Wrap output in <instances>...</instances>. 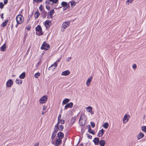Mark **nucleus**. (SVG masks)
Returning <instances> with one entry per match:
<instances>
[{
	"label": "nucleus",
	"mask_w": 146,
	"mask_h": 146,
	"mask_svg": "<svg viewBox=\"0 0 146 146\" xmlns=\"http://www.w3.org/2000/svg\"><path fill=\"white\" fill-rule=\"evenodd\" d=\"M36 31V34L38 36H40L42 35L44 33L42 32L41 27L40 25H38L35 28Z\"/></svg>",
	"instance_id": "obj_1"
},
{
	"label": "nucleus",
	"mask_w": 146,
	"mask_h": 146,
	"mask_svg": "<svg viewBox=\"0 0 146 146\" xmlns=\"http://www.w3.org/2000/svg\"><path fill=\"white\" fill-rule=\"evenodd\" d=\"M16 21L17 23V24H21L23 22L24 18L23 17V15L21 14L18 15L16 18Z\"/></svg>",
	"instance_id": "obj_2"
},
{
	"label": "nucleus",
	"mask_w": 146,
	"mask_h": 146,
	"mask_svg": "<svg viewBox=\"0 0 146 146\" xmlns=\"http://www.w3.org/2000/svg\"><path fill=\"white\" fill-rule=\"evenodd\" d=\"M50 48V46L49 44L46 43V42L44 41L42 44L41 46L40 47L41 50H44L45 51H46L49 49Z\"/></svg>",
	"instance_id": "obj_3"
},
{
	"label": "nucleus",
	"mask_w": 146,
	"mask_h": 146,
	"mask_svg": "<svg viewBox=\"0 0 146 146\" xmlns=\"http://www.w3.org/2000/svg\"><path fill=\"white\" fill-rule=\"evenodd\" d=\"M48 97L46 95H44L41 97L39 100V102L41 104L44 103L46 101Z\"/></svg>",
	"instance_id": "obj_4"
},
{
	"label": "nucleus",
	"mask_w": 146,
	"mask_h": 146,
	"mask_svg": "<svg viewBox=\"0 0 146 146\" xmlns=\"http://www.w3.org/2000/svg\"><path fill=\"white\" fill-rule=\"evenodd\" d=\"M61 114H59L58 116V122L57 123H61V124H63L65 123V120H62V119H61Z\"/></svg>",
	"instance_id": "obj_5"
},
{
	"label": "nucleus",
	"mask_w": 146,
	"mask_h": 146,
	"mask_svg": "<svg viewBox=\"0 0 146 146\" xmlns=\"http://www.w3.org/2000/svg\"><path fill=\"white\" fill-rule=\"evenodd\" d=\"M70 24V22L68 21L65 22L63 23L62 27L64 28V30L69 26Z\"/></svg>",
	"instance_id": "obj_6"
},
{
	"label": "nucleus",
	"mask_w": 146,
	"mask_h": 146,
	"mask_svg": "<svg viewBox=\"0 0 146 146\" xmlns=\"http://www.w3.org/2000/svg\"><path fill=\"white\" fill-rule=\"evenodd\" d=\"M73 104L72 102H70L67 104L65 106L64 110H66L68 108H71L73 106Z\"/></svg>",
	"instance_id": "obj_7"
},
{
	"label": "nucleus",
	"mask_w": 146,
	"mask_h": 146,
	"mask_svg": "<svg viewBox=\"0 0 146 146\" xmlns=\"http://www.w3.org/2000/svg\"><path fill=\"white\" fill-rule=\"evenodd\" d=\"M52 25L51 21L49 20H46V21L44 23V25L46 28L49 27Z\"/></svg>",
	"instance_id": "obj_8"
},
{
	"label": "nucleus",
	"mask_w": 146,
	"mask_h": 146,
	"mask_svg": "<svg viewBox=\"0 0 146 146\" xmlns=\"http://www.w3.org/2000/svg\"><path fill=\"white\" fill-rule=\"evenodd\" d=\"M130 117V116L128 114H125L123 117V122L124 123H126L128 121V119Z\"/></svg>",
	"instance_id": "obj_9"
},
{
	"label": "nucleus",
	"mask_w": 146,
	"mask_h": 146,
	"mask_svg": "<svg viewBox=\"0 0 146 146\" xmlns=\"http://www.w3.org/2000/svg\"><path fill=\"white\" fill-rule=\"evenodd\" d=\"M64 136V134L63 132L60 131L58 132L57 134V137L58 138L62 139L63 138Z\"/></svg>",
	"instance_id": "obj_10"
},
{
	"label": "nucleus",
	"mask_w": 146,
	"mask_h": 146,
	"mask_svg": "<svg viewBox=\"0 0 146 146\" xmlns=\"http://www.w3.org/2000/svg\"><path fill=\"white\" fill-rule=\"evenodd\" d=\"M82 120H83V119H82V117L81 116L80 117V118L79 119V125L81 126H83L84 125H85V124L86 123V120H84V123L83 122Z\"/></svg>",
	"instance_id": "obj_11"
},
{
	"label": "nucleus",
	"mask_w": 146,
	"mask_h": 146,
	"mask_svg": "<svg viewBox=\"0 0 146 146\" xmlns=\"http://www.w3.org/2000/svg\"><path fill=\"white\" fill-rule=\"evenodd\" d=\"M59 123H57L55 126V127L54 129L53 132H54L55 133H57V132L58 131V130H59Z\"/></svg>",
	"instance_id": "obj_12"
},
{
	"label": "nucleus",
	"mask_w": 146,
	"mask_h": 146,
	"mask_svg": "<svg viewBox=\"0 0 146 146\" xmlns=\"http://www.w3.org/2000/svg\"><path fill=\"white\" fill-rule=\"evenodd\" d=\"M87 127L88 128V132L92 134L93 135H94L95 134V132L93 130H92L91 127L90 125H88Z\"/></svg>",
	"instance_id": "obj_13"
},
{
	"label": "nucleus",
	"mask_w": 146,
	"mask_h": 146,
	"mask_svg": "<svg viewBox=\"0 0 146 146\" xmlns=\"http://www.w3.org/2000/svg\"><path fill=\"white\" fill-rule=\"evenodd\" d=\"M105 131L103 129H102L99 131L98 133L97 134V136L99 137L102 136L104 133Z\"/></svg>",
	"instance_id": "obj_14"
},
{
	"label": "nucleus",
	"mask_w": 146,
	"mask_h": 146,
	"mask_svg": "<svg viewBox=\"0 0 146 146\" xmlns=\"http://www.w3.org/2000/svg\"><path fill=\"white\" fill-rule=\"evenodd\" d=\"M100 141V139L98 137H95L93 141L95 145H98Z\"/></svg>",
	"instance_id": "obj_15"
},
{
	"label": "nucleus",
	"mask_w": 146,
	"mask_h": 146,
	"mask_svg": "<svg viewBox=\"0 0 146 146\" xmlns=\"http://www.w3.org/2000/svg\"><path fill=\"white\" fill-rule=\"evenodd\" d=\"M92 78V76H91L87 79L86 82V84L87 86H89L90 85Z\"/></svg>",
	"instance_id": "obj_16"
},
{
	"label": "nucleus",
	"mask_w": 146,
	"mask_h": 146,
	"mask_svg": "<svg viewBox=\"0 0 146 146\" xmlns=\"http://www.w3.org/2000/svg\"><path fill=\"white\" fill-rule=\"evenodd\" d=\"M54 13V9L51 10L50 12H48V15L47 18L48 17V16L49 15L51 18H52V15H53Z\"/></svg>",
	"instance_id": "obj_17"
},
{
	"label": "nucleus",
	"mask_w": 146,
	"mask_h": 146,
	"mask_svg": "<svg viewBox=\"0 0 146 146\" xmlns=\"http://www.w3.org/2000/svg\"><path fill=\"white\" fill-rule=\"evenodd\" d=\"M76 118L75 116L72 117V119L70 121V124L71 125V126H72L73 125L75 122L76 121Z\"/></svg>",
	"instance_id": "obj_18"
},
{
	"label": "nucleus",
	"mask_w": 146,
	"mask_h": 146,
	"mask_svg": "<svg viewBox=\"0 0 146 146\" xmlns=\"http://www.w3.org/2000/svg\"><path fill=\"white\" fill-rule=\"evenodd\" d=\"M70 73V72L69 70H66L63 71L62 73V75L64 76H66L69 74Z\"/></svg>",
	"instance_id": "obj_19"
},
{
	"label": "nucleus",
	"mask_w": 146,
	"mask_h": 146,
	"mask_svg": "<svg viewBox=\"0 0 146 146\" xmlns=\"http://www.w3.org/2000/svg\"><path fill=\"white\" fill-rule=\"evenodd\" d=\"M62 143V140L59 138H57L55 141V144L59 145Z\"/></svg>",
	"instance_id": "obj_20"
},
{
	"label": "nucleus",
	"mask_w": 146,
	"mask_h": 146,
	"mask_svg": "<svg viewBox=\"0 0 146 146\" xmlns=\"http://www.w3.org/2000/svg\"><path fill=\"white\" fill-rule=\"evenodd\" d=\"M144 136V134L142 132H140L137 135V139L139 140L143 138Z\"/></svg>",
	"instance_id": "obj_21"
},
{
	"label": "nucleus",
	"mask_w": 146,
	"mask_h": 146,
	"mask_svg": "<svg viewBox=\"0 0 146 146\" xmlns=\"http://www.w3.org/2000/svg\"><path fill=\"white\" fill-rule=\"evenodd\" d=\"M70 101V100L68 98H65L63 100L62 104H66Z\"/></svg>",
	"instance_id": "obj_22"
},
{
	"label": "nucleus",
	"mask_w": 146,
	"mask_h": 146,
	"mask_svg": "<svg viewBox=\"0 0 146 146\" xmlns=\"http://www.w3.org/2000/svg\"><path fill=\"white\" fill-rule=\"evenodd\" d=\"M61 5L62 7L70 6V5L68 3H67L65 1H62L61 3Z\"/></svg>",
	"instance_id": "obj_23"
},
{
	"label": "nucleus",
	"mask_w": 146,
	"mask_h": 146,
	"mask_svg": "<svg viewBox=\"0 0 146 146\" xmlns=\"http://www.w3.org/2000/svg\"><path fill=\"white\" fill-rule=\"evenodd\" d=\"M99 143L100 146H104L105 145L106 141L105 140L102 139L100 140Z\"/></svg>",
	"instance_id": "obj_24"
},
{
	"label": "nucleus",
	"mask_w": 146,
	"mask_h": 146,
	"mask_svg": "<svg viewBox=\"0 0 146 146\" xmlns=\"http://www.w3.org/2000/svg\"><path fill=\"white\" fill-rule=\"evenodd\" d=\"M26 73L25 72H23L19 76V78L21 79H23L25 77Z\"/></svg>",
	"instance_id": "obj_25"
},
{
	"label": "nucleus",
	"mask_w": 146,
	"mask_h": 146,
	"mask_svg": "<svg viewBox=\"0 0 146 146\" xmlns=\"http://www.w3.org/2000/svg\"><path fill=\"white\" fill-rule=\"evenodd\" d=\"M47 12L45 11H42V17L43 19L45 18L46 16Z\"/></svg>",
	"instance_id": "obj_26"
},
{
	"label": "nucleus",
	"mask_w": 146,
	"mask_h": 146,
	"mask_svg": "<svg viewBox=\"0 0 146 146\" xmlns=\"http://www.w3.org/2000/svg\"><path fill=\"white\" fill-rule=\"evenodd\" d=\"M40 13L38 11V10L37 9V11L35 13V18H38L40 15Z\"/></svg>",
	"instance_id": "obj_27"
},
{
	"label": "nucleus",
	"mask_w": 146,
	"mask_h": 146,
	"mask_svg": "<svg viewBox=\"0 0 146 146\" xmlns=\"http://www.w3.org/2000/svg\"><path fill=\"white\" fill-rule=\"evenodd\" d=\"M51 66H52V67L53 66L54 67L53 68H52V70H54L55 69V68H56L57 66V64L56 62H55L54 63V64L51 65Z\"/></svg>",
	"instance_id": "obj_28"
},
{
	"label": "nucleus",
	"mask_w": 146,
	"mask_h": 146,
	"mask_svg": "<svg viewBox=\"0 0 146 146\" xmlns=\"http://www.w3.org/2000/svg\"><path fill=\"white\" fill-rule=\"evenodd\" d=\"M108 123L107 122H105L104 123V124L103 125V127L105 129H107L108 127Z\"/></svg>",
	"instance_id": "obj_29"
},
{
	"label": "nucleus",
	"mask_w": 146,
	"mask_h": 146,
	"mask_svg": "<svg viewBox=\"0 0 146 146\" xmlns=\"http://www.w3.org/2000/svg\"><path fill=\"white\" fill-rule=\"evenodd\" d=\"M6 48V45L4 44L1 47V49L2 51L5 50Z\"/></svg>",
	"instance_id": "obj_30"
},
{
	"label": "nucleus",
	"mask_w": 146,
	"mask_h": 146,
	"mask_svg": "<svg viewBox=\"0 0 146 146\" xmlns=\"http://www.w3.org/2000/svg\"><path fill=\"white\" fill-rule=\"evenodd\" d=\"M17 84H21L22 83V81L21 80H19L18 79H17L15 81Z\"/></svg>",
	"instance_id": "obj_31"
},
{
	"label": "nucleus",
	"mask_w": 146,
	"mask_h": 146,
	"mask_svg": "<svg viewBox=\"0 0 146 146\" xmlns=\"http://www.w3.org/2000/svg\"><path fill=\"white\" fill-rule=\"evenodd\" d=\"M40 75V73L39 72H37L35 73L34 75V77L36 78H38Z\"/></svg>",
	"instance_id": "obj_32"
},
{
	"label": "nucleus",
	"mask_w": 146,
	"mask_h": 146,
	"mask_svg": "<svg viewBox=\"0 0 146 146\" xmlns=\"http://www.w3.org/2000/svg\"><path fill=\"white\" fill-rule=\"evenodd\" d=\"M25 36H24L23 41L25 42L26 41V39L28 36V33L26 32L25 33Z\"/></svg>",
	"instance_id": "obj_33"
},
{
	"label": "nucleus",
	"mask_w": 146,
	"mask_h": 146,
	"mask_svg": "<svg viewBox=\"0 0 146 146\" xmlns=\"http://www.w3.org/2000/svg\"><path fill=\"white\" fill-rule=\"evenodd\" d=\"M87 108V110H88V111L89 112H91L92 110V108L91 106H88Z\"/></svg>",
	"instance_id": "obj_34"
},
{
	"label": "nucleus",
	"mask_w": 146,
	"mask_h": 146,
	"mask_svg": "<svg viewBox=\"0 0 146 146\" xmlns=\"http://www.w3.org/2000/svg\"><path fill=\"white\" fill-rule=\"evenodd\" d=\"M56 134H57L56 133H55L54 132H53L52 134V135L51 136V139H53L54 138Z\"/></svg>",
	"instance_id": "obj_35"
},
{
	"label": "nucleus",
	"mask_w": 146,
	"mask_h": 146,
	"mask_svg": "<svg viewBox=\"0 0 146 146\" xmlns=\"http://www.w3.org/2000/svg\"><path fill=\"white\" fill-rule=\"evenodd\" d=\"M59 131H63L64 129V127L63 125H61L59 126Z\"/></svg>",
	"instance_id": "obj_36"
},
{
	"label": "nucleus",
	"mask_w": 146,
	"mask_h": 146,
	"mask_svg": "<svg viewBox=\"0 0 146 146\" xmlns=\"http://www.w3.org/2000/svg\"><path fill=\"white\" fill-rule=\"evenodd\" d=\"M141 129L143 131L146 132V126H143L141 127Z\"/></svg>",
	"instance_id": "obj_37"
},
{
	"label": "nucleus",
	"mask_w": 146,
	"mask_h": 146,
	"mask_svg": "<svg viewBox=\"0 0 146 146\" xmlns=\"http://www.w3.org/2000/svg\"><path fill=\"white\" fill-rule=\"evenodd\" d=\"M48 1L54 3H57L58 1V0H48Z\"/></svg>",
	"instance_id": "obj_38"
},
{
	"label": "nucleus",
	"mask_w": 146,
	"mask_h": 146,
	"mask_svg": "<svg viewBox=\"0 0 146 146\" xmlns=\"http://www.w3.org/2000/svg\"><path fill=\"white\" fill-rule=\"evenodd\" d=\"M76 4V3L75 1H72L70 5L72 7L74 6Z\"/></svg>",
	"instance_id": "obj_39"
},
{
	"label": "nucleus",
	"mask_w": 146,
	"mask_h": 146,
	"mask_svg": "<svg viewBox=\"0 0 146 146\" xmlns=\"http://www.w3.org/2000/svg\"><path fill=\"white\" fill-rule=\"evenodd\" d=\"M90 124L92 128H94L95 127V124L94 122L93 121L91 122H90Z\"/></svg>",
	"instance_id": "obj_40"
},
{
	"label": "nucleus",
	"mask_w": 146,
	"mask_h": 146,
	"mask_svg": "<svg viewBox=\"0 0 146 146\" xmlns=\"http://www.w3.org/2000/svg\"><path fill=\"white\" fill-rule=\"evenodd\" d=\"M42 63V62L41 61V60H40L39 61V62H38L37 64H36V67L37 68H38L39 66V64H41Z\"/></svg>",
	"instance_id": "obj_41"
},
{
	"label": "nucleus",
	"mask_w": 146,
	"mask_h": 146,
	"mask_svg": "<svg viewBox=\"0 0 146 146\" xmlns=\"http://www.w3.org/2000/svg\"><path fill=\"white\" fill-rule=\"evenodd\" d=\"M4 5L2 2H0V8L2 9Z\"/></svg>",
	"instance_id": "obj_42"
},
{
	"label": "nucleus",
	"mask_w": 146,
	"mask_h": 146,
	"mask_svg": "<svg viewBox=\"0 0 146 146\" xmlns=\"http://www.w3.org/2000/svg\"><path fill=\"white\" fill-rule=\"evenodd\" d=\"M43 0H33V1L34 2H36L37 3L41 2Z\"/></svg>",
	"instance_id": "obj_43"
},
{
	"label": "nucleus",
	"mask_w": 146,
	"mask_h": 146,
	"mask_svg": "<svg viewBox=\"0 0 146 146\" xmlns=\"http://www.w3.org/2000/svg\"><path fill=\"white\" fill-rule=\"evenodd\" d=\"M86 129V128L85 127H82L81 129V132L82 133H83L84 132V131H85V130Z\"/></svg>",
	"instance_id": "obj_44"
},
{
	"label": "nucleus",
	"mask_w": 146,
	"mask_h": 146,
	"mask_svg": "<svg viewBox=\"0 0 146 146\" xmlns=\"http://www.w3.org/2000/svg\"><path fill=\"white\" fill-rule=\"evenodd\" d=\"M43 9V7L42 5H41L39 7V9L40 11H42Z\"/></svg>",
	"instance_id": "obj_45"
},
{
	"label": "nucleus",
	"mask_w": 146,
	"mask_h": 146,
	"mask_svg": "<svg viewBox=\"0 0 146 146\" xmlns=\"http://www.w3.org/2000/svg\"><path fill=\"white\" fill-rule=\"evenodd\" d=\"M86 135L88 136L87 137L89 139H92V135L88 134L87 133H86Z\"/></svg>",
	"instance_id": "obj_46"
},
{
	"label": "nucleus",
	"mask_w": 146,
	"mask_h": 146,
	"mask_svg": "<svg viewBox=\"0 0 146 146\" xmlns=\"http://www.w3.org/2000/svg\"><path fill=\"white\" fill-rule=\"evenodd\" d=\"M13 80L10 79V87L13 84Z\"/></svg>",
	"instance_id": "obj_47"
},
{
	"label": "nucleus",
	"mask_w": 146,
	"mask_h": 146,
	"mask_svg": "<svg viewBox=\"0 0 146 146\" xmlns=\"http://www.w3.org/2000/svg\"><path fill=\"white\" fill-rule=\"evenodd\" d=\"M133 0H127V1L126 2V4H129V3H131Z\"/></svg>",
	"instance_id": "obj_48"
},
{
	"label": "nucleus",
	"mask_w": 146,
	"mask_h": 146,
	"mask_svg": "<svg viewBox=\"0 0 146 146\" xmlns=\"http://www.w3.org/2000/svg\"><path fill=\"white\" fill-rule=\"evenodd\" d=\"M7 22L5 21L2 24V26L3 27H5L7 24Z\"/></svg>",
	"instance_id": "obj_49"
},
{
	"label": "nucleus",
	"mask_w": 146,
	"mask_h": 146,
	"mask_svg": "<svg viewBox=\"0 0 146 146\" xmlns=\"http://www.w3.org/2000/svg\"><path fill=\"white\" fill-rule=\"evenodd\" d=\"M132 67L133 69H135L137 68V65L135 64H133Z\"/></svg>",
	"instance_id": "obj_50"
},
{
	"label": "nucleus",
	"mask_w": 146,
	"mask_h": 146,
	"mask_svg": "<svg viewBox=\"0 0 146 146\" xmlns=\"http://www.w3.org/2000/svg\"><path fill=\"white\" fill-rule=\"evenodd\" d=\"M46 9L48 10H50V7L48 5H46Z\"/></svg>",
	"instance_id": "obj_51"
},
{
	"label": "nucleus",
	"mask_w": 146,
	"mask_h": 146,
	"mask_svg": "<svg viewBox=\"0 0 146 146\" xmlns=\"http://www.w3.org/2000/svg\"><path fill=\"white\" fill-rule=\"evenodd\" d=\"M34 14V12L33 11L31 14H30L29 15V17H28V18H29V17H30V18Z\"/></svg>",
	"instance_id": "obj_52"
},
{
	"label": "nucleus",
	"mask_w": 146,
	"mask_h": 146,
	"mask_svg": "<svg viewBox=\"0 0 146 146\" xmlns=\"http://www.w3.org/2000/svg\"><path fill=\"white\" fill-rule=\"evenodd\" d=\"M69 6H66L65 7H63V11L65 10L66 9H67Z\"/></svg>",
	"instance_id": "obj_53"
},
{
	"label": "nucleus",
	"mask_w": 146,
	"mask_h": 146,
	"mask_svg": "<svg viewBox=\"0 0 146 146\" xmlns=\"http://www.w3.org/2000/svg\"><path fill=\"white\" fill-rule=\"evenodd\" d=\"M7 86V87H9V80H8L6 83Z\"/></svg>",
	"instance_id": "obj_54"
},
{
	"label": "nucleus",
	"mask_w": 146,
	"mask_h": 146,
	"mask_svg": "<svg viewBox=\"0 0 146 146\" xmlns=\"http://www.w3.org/2000/svg\"><path fill=\"white\" fill-rule=\"evenodd\" d=\"M8 0H4V5L7 4V3Z\"/></svg>",
	"instance_id": "obj_55"
},
{
	"label": "nucleus",
	"mask_w": 146,
	"mask_h": 146,
	"mask_svg": "<svg viewBox=\"0 0 146 146\" xmlns=\"http://www.w3.org/2000/svg\"><path fill=\"white\" fill-rule=\"evenodd\" d=\"M39 145V143L38 142H36L34 146H38Z\"/></svg>",
	"instance_id": "obj_56"
},
{
	"label": "nucleus",
	"mask_w": 146,
	"mask_h": 146,
	"mask_svg": "<svg viewBox=\"0 0 146 146\" xmlns=\"http://www.w3.org/2000/svg\"><path fill=\"white\" fill-rule=\"evenodd\" d=\"M31 26H30V27H27V29L28 31H29L31 30Z\"/></svg>",
	"instance_id": "obj_57"
},
{
	"label": "nucleus",
	"mask_w": 146,
	"mask_h": 146,
	"mask_svg": "<svg viewBox=\"0 0 146 146\" xmlns=\"http://www.w3.org/2000/svg\"><path fill=\"white\" fill-rule=\"evenodd\" d=\"M71 58H72L71 57H68L67 58L66 60L68 62L70 61V59Z\"/></svg>",
	"instance_id": "obj_58"
},
{
	"label": "nucleus",
	"mask_w": 146,
	"mask_h": 146,
	"mask_svg": "<svg viewBox=\"0 0 146 146\" xmlns=\"http://www.w3.org/2000/svg\"><path fill=\"white\" fill-rule=\"evenodd\" d=\"M49 1H48V0H46L45 1V3L46 4H50V2H49Z\"/></svg>",
	"instance_id": "obj_59"
},
{
	"label": "nucleus",
	"mask_w": 146,
	"mask_h": 146,
	"mask_svg": "<svg viewBox=\"0 0 146 146\" xmlns=\"http://www.w3.org/2000/svg\"><path fill=\"white\" fill-rule=\"evenodd\" d=\"M46 108V106H43V109H42V110H45Z\"/></svg>",
	"instance_id": "obj_60"
},
{
	"label": "nucleus",
	"mask_w": 146,
	"mask_h": 146,
	"mask_svg": "<svg viewBox=\"0 0 146 146\" xmlns=\"http://www.w3.org/2000/svg\"><path fill=\"white\" fill-rule=\"evenodd\" d=\"M61 57L60 58H59L58 59V60H57V61L56 62H60V60L61 59Z\"/></svg>",
	"instance_id": "obj_61"
},
{
	"label": "nucleus",
	"mask_w": 146,
	"mask_h": 146,
	"mask_svg": "<svg viewBox=\"0 0 146 146\" xmlns=\"http://www.w3.org/2000/svg\"><path fill=\"white\" fill-rule=\"evenodd\" d=\"M30 17L28 18V19L27 22V24L28 23V22H29V20H30Z\"/></svg>",
	"instance_id": "obj_62"
},
{
	"label": "nucleus",
	"mask_w": 146,
	"mask_h": 146,
	"mask_svg": "<svg viewBox=\"0 0 146 146\" xmlns=\"http://www.w3.org/2000/svg\"><path fill=\"white\" fill-rule=\"evenodd\" d=\"M13 91L14 93L16 91V90L15 88H13Z\"/></svg>",
	"instance_id": "obj_63"
},
{
	"label": "nucleus",
	"mask_w": 146,
	"mask_h": 146,
	"mask_svg": "<svg viewBox=\"0 0 146 146\" xmlns=\"http://www.w3.org/2000/svg\"><path fill=\"white\" fill-rule=\"evenodd\" d=\"M79 146H84V145H83V144L82 143L79 145Z\"/></svg>",
	"instance_id": "obj_64"
}]
</instances>
